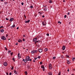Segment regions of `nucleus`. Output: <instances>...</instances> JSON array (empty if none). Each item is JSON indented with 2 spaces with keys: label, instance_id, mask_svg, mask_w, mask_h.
<instances>
[{
  "label": "nucleus",
  "instance_id": "obj_1",
  "mask_svg": "<svg viewBox=\"0 0 75 75\" xmlns=\"http://www.w3.org/2000/svg\"><path fill=\"white\" fill-rule=\"evenodd\" d=\"M3 65L4 66H6L8 65L7 64V62H6V61H4L3 62Z\"/></svg>",
  "mask_w": 75,
  "mask_h": 75
},
{
  "label": "nucleus",
  "instance_id": "obj_2",
  "mask_svg": "<svg viewBox=\"0 0 75 75\" xmlns=\"http://www.w3.org/2000/svg\"><path fill=\"white\" fill-rule=\"evenodd\" d=\"M1 39L3 40H6V38H5V37H4V36H1Z\"/></svg>",
  "mask_w": 75,
  "mask_h": 75
},
{
  "label": "nucleus",
  "instance_id": "obj_3",
  "mask_svg": "<svg viewBox=\"0 0 75 75\" xmlns=\"http://www.w3.org/2000/svg\"><path fill=\"white\" fill-rule=\"evenodd\" d=\"M31 52L32 54H34L35 53H37V50L32 51H31Z\"/></svg>",
  "mask_w": 75,
  "mask_h": 75
},
{
  "label": "nucleus",
  "instance_id": "obj_4",
  "mask_svg": "<svg viewBox=\"0 0 75 75\" xmlns=\"http://www.w3.org/2000/svg\"><path fill=\"white\" fill-rule=\"evenodd\" d=\"M30 57L29 56H27L25 58V59L27 60V61H29V59H30Z\"/></svg>",
  "mask_w": 75,
  "mask_h": 75
},
{
  "label": "nucleus",
  "instance_id": "obj_5",
  "mask_svg": "<svg viewBox=\"0 0 75 75\" xmlns=\"http://www.w3.org/2000/svg\"><path fill=\"white\" fill-rule=\"evenodd\" d=\"M41 67L42 68V69L43 71H45V67H44V65H42Z\"/></svg>",
  "mask_w": 75,
  "mask_h": 75
},
{
  "label": "nucleus",
  "instance_id": "obj_6",
  "mask_svg": "<svg viewBox=\"0 0 75 75\" xmlns=\"http://www.w3.org/2000/svg\"><path fill=\"white\" fill-rule=\"evenodd\" d=\"M14 20V18H12L9 20L10 22H12V21H13V20Z\"/></svg>",
  "mask_w": 75,
  "mask_h": 75
},
{
  "label": "nucleus",
  "instance_id": "obj_7",
  "mask_svg": "<svg viewBox=\"0 0 75 75\" xmlns=\"http://www.w3.org/2000/svg\"><path fill=\"white\" fill-rule=\"evenodd\" d=\"M14 27H16V26L14 25H13L11 27V29H13V28H14Z\"/></svg>",
  "mask_w": 75,
  "mask_h": 75
},
{
  "label": "nucleus",
  "instance_id": "obj_8",
  "mask_svg": "<svg viewBox=\"0 0 75 75\" xmlns=\"http://www.w3.org/2000/svg\"><path fill=\"white\" fill-rule=\"evenodd\" d=\"M37 40V38H35L34 39H33V41H34V42H35Z\"/></svg>",
  "mask_w": 75,
  "mask_h": 75
},
{
  "label": "nucleus",
  "instance_id": "obj_9",
  "mask_svg": "<svg viewBox=\"0 0 75 75\" xmlns=\"http://www.w3.org/2000/svg\"><path fill=\"white\" fill-rule=\"evenodd\" d=\"M27 66L28 69H30V65H29V64H28Z\"/></svg>",
  "mask_w": 75,
  "mask_h": 75
},
{
  "label": "nucleus",
  "instance_id": "obj_10",
  "mask_svg": "<svg viewBox=\"0 0 75 75\" xmlns=\"http://www.w3.org/2000/svg\"><path fill=\"white\" fill-rule=\"evenodd\" d=\"M39 52H42V49H40L39 50Z\"/></svg>",
  "mask_w": 75,
  "mask_h": 75
},
{
  "label": "nucleus",
  "instance_id": "obj_11",
  "mask_svg": "<svg viewBox=\"0 0 75 75\" xmlns=\"http://www.w3.org/2000/svg\"><path fill=\"white\" fill-rule=\"evenodd\" d=\"M18 42H22L23 40H18Z\"/></svg>",
  "mask_w": 75,
  "mask_h": 75
},
{
  "label": "nucleus",
  "instance_id": "obj_12",
  "mask_svg": "<svg viewBox=\"0 0 75 75\" xmlns=\"http://www.w3.org/2000/svg\"><path fill=\"white\" fill-rule=\"evenodd\" d=\"M30 20H28V21H25V23H29V22H30Z\"/></svg>",
  "mask_w": 75,
  "mask_h": 75
},
{
  "label": "nucleus",
  "instance_id": "obj_13",
  "mask_svg": "<svg viewBox=\"0 0 75 75\" xmlns=\"http://www.w3.org/2000/svg\"><path fill=\"white\" fill-rule=\"evenodd\" d=\"M52 66V64H50L49 65V67L50 69L51 68V67Z\"/></svg>",
  "mask_w": 75,
  "mask_h": 75
},
{
  "label": "nucleus",
  "instance_id": "obj_14",
  "mask_svg": "<svg viewBox=\"0 0 75 75\" xmlns=\"http://www.w3.org/2000/svg\"><path fill=\"white\" fill-rule=\"evenodd\" d=\"M44 51H45V52H47V51H48V49L45 48V49Z\"/></svg>",
  "mask_w": 75,
  "mask_h": 75
},
{
  "label": "nucleus",
  "instance_id": "obj_15",
  "mask_svg": "<svg viewBox=\"0 0 75 75\" xmlns=\"http://www.w3.org/2000/svg\"><path fill=\"white\" fill-rule=\"evenodd\" d=\"M48 74L49 75H52V72H49L48 73Z\"/></svg>",
  "mask_w": 75,
  "mask_h": 75
},
{
  "label": "nucleus",
  "instance_id": "obj_16",
  "mask_svg": "<svg viewBox=\"0 0 75 75\" xmlns=\"http://www.w3.org/2000/svg\"><path fill=\"white\" fill-rule=\"evenodd\" d=\"M48 74L49 75H52V72H49L48 73Z\"/></svg>",
  "mask_w": 75,
  "mask_h": 75
},
{
  "label": "nucleus",
  "instance_id": "obj_17",
  "mask_svg": "<svg viewBox=\"0 0 75 75\" xmlns=\"http://www.w3.org/2000/svg\"><path fill=\"white\" fill-rule=\"evenodd\" d=\"M47 10V7L45 8L44 9V10L45 11H46Z\"/></svg>",
  "mask_w": 75,
  "mask_h": 75
},
{
  "label": "nucleus",
  "instance_id": "obj_18",
  "mask_svg": "<svg viewBox=\"0 0 75 75\" xmlns=\"http://www.w3.org/2000/svg\"><path fill=\"white\" fill-rule=\"evenodd\" d=\"M65 49V46H63V47H62L63 50H64Z\"/></svg>",
  "mask_w": 75,
  "mask_h": 75
},
{
  "label": "nucleus",
  "instance_id": "obj_19",
  "mask_svg": "<svg viewBox=\"0 0 75 75\" xmlns=\"http://www.w3.org/2000/svg\"><path fill=\"white\" fill-rule=\"evenodd\" d=\"M49 3H52V0H50L49 1Z\"/></svg>",
  "mask_w": 75,
  "mask_h": 75
},
{
  "label": "nucleus",
  "instance_id": "obj_20",
  "mask_svg": "<svg viewBox=\"0 0 75 75\" xmlns=\"http://www.w3.org/2000/svg\"><path fill=\"white\" fill-rule=\"evenodd\" d=\"M1 33H3L4 32V30L2 29L1 30Z\"/></svg>",
  "mask_w": 75,
  "mask_h": 75
},
{
  "label": "nucleus",
  "instance_id": "obj_21",
  "mask_svg": "<svg viewBox=\"0 0 75 75\" xmlns=\"http://www.w3.org/2000/svg\"><path fill=\"white\" fill-rule=\"evenodd\" d=\"M67 62L68 64H70V62H69V61L67 60Z\"/></svg>",
  "mask_w": 75,
  "mask_h": 75
},
{
  "label": "nucleus",
  "instance_id": "obj_22",
  "mask_svg": "<svg viewBox=\"0 0 75 75\" xmlns=\"http://www.w3.org/2000/svg\"><path fill=\"white\" fill-rule=\"evenodd\" d=\"M14 73L15 74H17V72L16 71H14Z\"/></svg>",
  "mask_w": 75,
  "mask_h": 75
},
{
  "label": "nucleus",
  "instance_id": "obj_23",
  "mask_svg": "<svg viewBox=\"0 0 75 75\" xmlns=\"http://www.w3.org/2000/svg\"><path fill=\"white\" fill-rule=\"evenodd\" d=\"M27 61H28V60H26V59H25L24 61V62L25 63H26V62H27Z\"/></svg>",
  "mask_w": 75,
  "mask_h": 75
},
{
  "label": "nucleus",
  "instance_id": "obj_24",
  "mask_svg": "<svg viewBox=\"0 0 75 75\" xmlns=\"http://www.w3.org/2000/svg\"><path fill=\"white\" fill-rule=\"evenodd\" d=\"M42 24L43 25H45V23H44V22H42Z\"/></svg>",
  "mask_w": 75,
  "mask_h": 75
},
{
  "label": "nucleus",
  "instance_id": "obj_25",
  "mask_svg": "<svg viewBox=\"0 0 75 75\" xmlns=\"http://www.w3.org/2000/svg\"><path fill=\"white\" fill-rule=\"evenodd\" d=\"M58 75H61V71H59L58 74Z\"/></svg>",
  "mask_w": 75,
  "mask_h": 75
},
{
  "label": "nucleus",
  "instance_id": "obj_26",
  "mask_svg": "<svg viewBox=\"0 0 75 75\" xmlns=\"http://www.w3.org/2000/svg\"><path fill=\"white\" fill-rule=\"evenodd\" d=\"M75 57H74V58H72V61H74V60H75Z\"/></svg>",
  "mask_w": 75,
  "mask_h": 75
},
{
  "label": "nucleus",
  "instance_id": "obj_27",
  "mask_svg": "<svg viewBox=\"0 0 75 75\" xmlns=\"http://www.w3.org/2000/svg\"><path fill=\"white\" fill-rule=\"evenodd\" d=\"M14 69V67H11V69L12 70H13V69Z\"/></svg>",
  "mask_w": 75,
  "mask_h": 75
},
{
  "label": "nucleus",
  "instance_id": "obj_28",
  "mask_svg": "<svg viewBox=\"0 0 75 75\" xmlns=\"http://www.w3.org/2000/svg\"><path fill=\"white\" fill-rule=\"evenodd\" d=\"M25 75H27V72L25 71Z\"/></svg>",
  "mask_w": 75,
  "mask_h": 75
},
{
  "label": "nucleus",
  "instance_id": "obj_29",
  "mask_svg": "<svg viewBox=\"0 0 75 75\" xmlns=\"http://www.w3.org/2000/svg\"><path fill=\"white\" fill-rule=\"evenodd\" d=\"M30 8H33V6H30Z\"/></svg>",
  "mask_w": 75,
  "mask_h": 75
},
{
  "label": "nucleus",
  "instance_id": "obj_30",
  "mask_svg": "<svg viewBox=\"0 0 75 75\" xmlns=\"http://www.w3.org/2000/svg\"><path fill=\"white\" fill-rule=\"evenodd\" d=\"M4 27L3 26H1L0 27V30L1 29V28H3Z\"/></svg>",
  "mask_w": 75,
  "mask_h": 75
},
{
  "label": "nucleus",
  "instance_id": "obj_31",
  "mask_svg": "<svg viewBox=\"0 0 75 75\" xmlns=\"http://www.w3.org/2000/svg\"><path fill=\"white\" fill-rule=\"evenodd\" d=\"M18 59H20V56H18Z\"/></svg>",
  "mask_w": 75,
  "mask_h": 75
},
{
  "label": "nucleus",
  "instance_id": "obj_32",
  "mask_svg": "<svg viewBox=\"0 0 75 75\" xmlns=\"http://www.w3.org/2000/svg\"><path fill=\"white\" fill-rule=\"evenodd\" d=\"M21 4L22 5V6H23V5H24V3L23 2L21 3Z\"/></svg>",
  "mask_w": 75,
  "mask_h": 75
},
{
  "label": "nucleus",
  "instance_id": "obj_33",
  "mask_svg": "<svg viewBox=\"0 0 75 75\" xmlns=\"http://www.w3.org/2000/svg\"><path fill=\"white\" fill-rule=\"evenodd\" d=\"M41 36H40V35H39L38 36V37L39 38H41Z\"/></svg>",
  "mask_w": 75,
  "mask_h": 75
},
{
  "label": "nucleus",
  "instance_id": "obj_34",
  "mask_svg": "<svg viewBox=\"0 0 75 75\" xmlns=\"http://www.w3.org/2000/svg\"><path fill=\"white\" fill-rule=\"evenodd\" d=\"M53 59H55V57H53Z\"/></svg>",
  "mask_w": 75,
  "mask_h": 75
},
{
  "label": "nucleus",
  "instance_id": "obj_35",
  "mask_svg": "<svg viewBox=\"0 0 75 75\" xmlns=\"http://www.w3.org/2000/svg\"><path fill=\"white\" fill-rule=\"evenodd\" d=\"M61 57L62 58H64V56H63V55H62L61 56Z\"/></svg>",
  "mask_w": 75,
  "mask_h": 75
},
{
  "label": "nucleus",
  "instance_id": "obj_36",
  "mask_svg": "<svg viewBox=\"0 0 75 75\" xmlns=\"http://www.w3.org/2000/svg\"><path fill=\"white\" fill-rule=\"evenodd\" d=\"M13 52H12L11 53V55H13Z\"/></svg>",
  "mask_w": 75,
  "mask_h": 75
},
{
  "label": "nucleus",
  "instance_id": "obj_37",
  "mask_svg": "<svg viewBox=\"0 0 75 75\" xmlns=\"http://www.w3.org/2000/svg\"><path fill=\"white\" fill-rule=\"evenodd\" d=\"M58 23H60V24H61V22H60V21H59L58 22Z\"/></svg>",
  "mask_w": 75,
  "mask_h": 75
},
{
  "label": "nucleus",
  "instance_id": "obj_38",
  "mask_svg": "<svg viewBox=\"0 0 75 75\" xmlns=\"http://www.w3.org/2000/svg\"><path fill=\"white\" fill-rule=\"evenodd\" d=\"M41 58V57L40 56H38V58Z\"/></svg>",
  "mask_w": 75,
  "mask_h": 75
},
{
  "label": "nucleus",
  "instance_id": "obj_39",
  "mask_svg": "<svg viewBox=\"0 0 75 75\" xmlns=\"http://www.w3.org/2000/svg\"><path fill=\"white\" fill-rule=\"evenodd\" d=\"M46 35L47 36H49V33H47L46 34Z\"/></svg>",
  "mask_w": 75,
  "mask_h": 75
},
{
  "label": "nucleus",
  "instance_id": "obj_40",
  "mask_svg": "<svg viewBox=\"0 0 75 75\" xmlns=\"http://www.w3.org/2000/svg\"><path fill=\"white\" fill-rule=\"evenodd\" d=\"M12 59L13 60V61H15V60L14 59V58H12Z\"/></svg>",
  "mask_w": 75,
  "mask_h": 75
},
{
  "label": "nucleus",
  "instance_id": "obj_41",
  "mask_svg": "<svg viewBox=\"0 0 75 75\" xmlns=\"http://www.w3.org/2000/svg\"><path fill=\"white\" fill-rule=\"evenodd\" d=\"M31 60H31V59H29V61H31Z\"/></svg>",
  "mask_w": 75,
  "mask_h": 75
},
{
  "label": "nucleus",
  "instance_id": "obj_42",
  "mask_svg": "<svg viewBox=\"0 0 75 75\" xmlns=\"http://www.w3.org/2000/svg\"><path fill=\"white\" fill-rule=\"evenodd\" d=\"M36 42H39V40H38V41H37L35 42V43H36Z\"/></svg>",
  "mask_w": 75,
  "mask_h": 75
},
{
  "label": "nucleus",
  "instance_id": "obj_43",
  "mask_svg": "<svg viewBox=\"0 0 75 75\" xmlns=\"http://www.w3.org/2000/svg\"><path fill=\"white\" fill-rule=\"evenodd\" d=\"M69 14H70V13H69V12H68V13H67V15H69Z\"/></svg>",
  "mask_w": 75,
  "mask_h": 75
},
{
  "label": "nucleus",
  "instance_id": "obj_44",
  "mask_svg": "<svg viewBox=\"0 0 75 75\" xmlns=\"http://www.w3.org/2000/svg\"><path fill=\"white\" fill-rule=\"evenodd\" d=\"M67 57V58H69V56L68 55H66Z\"/></svg>",
  "mask_w": 75,
  "mask_h": 75
},
{
  "label": "nucleus",
  "instance_id": "obj_45",
  "mask_svg": "<svg viewBox=\"0 0 75 75\" xmlns=\"http://www.w3.org/2000/svg\"><path fill=\"white\" fill-rule=\"evenodd\" d=\"M11 51H9L8 52V53H11Z\"/></svg>",
  "mask_w": 75,
  "mask_h": 75
},
{
  "label": "nucleus",
  "instance_id": "obj_46",
  "mask_svg": "<svg viewBox=\"0 0 75 75\" xmlns=\"http://www.w3.org/2000/svg\"><path fill=\"white\" fill-rule=\"evenodd\" d=\"M6 20H9L8 18H6Z\"/></svg>",
  "mask_w": 75,
  "mask_h": 75
},
{
  "label": "nucleus",
  "instance_id": "obj_47",
  "mask_svg": "<svg viewBox=\"0 0 75 75\" xmlns=\"http://www.w3.org/2000/svg\"><path fill=\"white\" fill-rule=\"evenodd\" d=\"M12 74V73H10L9 75H11Z\"/></svg>",
  "mask_w": 75,
  "mask_h": 75
},
{
  "label": "nucleus",
  "instance_id": "obj_48",
  "mask_svg": "<svg viewBox=\"0 0 75 75\" xmlns=\"http://www.w3.org/2000/svg\"><path fill=\"white\" fill-rule=\"evenodd\" d=\"M4 4H7V2H4Z\"/></svg>",
  "mask_w": 75,
  "mask_h": 75
},
{
  "label": "nucleus",
  "instance_id": "obj_49",
  "mask_svg": "<svg viewBox=\"0 0 75 75\" xmlns=\"http://www.w3.org/2000/svg\"><path fill=\"white\" fill-rule=\"evenodd\" d=\"M64 17L65 18H66V17H67V15H65L64 16Z\"/></svg>",
  "mask_w": 75,
  "mask_h": 75
},
{
  "label": "nucleus",
  "instance_id": "obj_50",
  "mask_svg": "<svg viewBox=\"0 0 75 75\" xmlns=\"http://www.w3.org/2000/svg\"><path fill=\"white\" fill-rule=\"evenodd\" d=\"M5 49L6 50H7V48L6 47H5Z\"/></svg>",
  "mask_w": 75,
  "mask_h": 75
},
{
  "label": "nucleus",
  "instance_id": "obj_51",
  "mask_svg": "<svg viewBox=\"0 0 75 75\" xmlns=\"http://www.w3.org/2000/svg\"><path fill=\"white\" fill-rule=\"evenodd\" d=\"M6 74L7 75H8V72H6Z\"/></svg>",
  "mask_w": 75,
  "mask_h": 75
},
{
  "label": "nucleus",
  "instance_id": "obj_52",
  "mask_svg": "<svg viewBox=\"0 0 75 75\" xmlns=\"http://www.w3.org/2000/svg\"><path fill=\"white\" fill-rule=\"evenodd\" d=\"M23 41H25V39H23Z\"/></svg>",
  "mask_w": 75,
  "mask_h": 75
},
{
  "label": "nucleus",
  "instance_id": "obj_53",
  "mask_svg": "<svg viewBox=\"0 0 75 75\" xmlns=\"http://www.w3.org/2000/svg\"><path fill=\"white\" fill-rule=\"evenodd\" d=\"M41 12L40 11L38 12V13H39L40 14H41Z\"/></svg>",
  "mask_w": 75,
  "mask_h": 75
},
{
  "label": "nucleus",
  "instance_id": "obj_54",
  "mask_svg": "<svg viewBox=\"0 0 75 75\" xmlns=\"http://www.w3.org/2000/svg\"><path fill=\"white\" fill-rule=\"evenodd\" d=\"M40 64H42V62H40Z\"/></svg>",
  "mask_w": 75,
  "mask_h": 75
},
{
  "label": "nucleus",
  "instance_id": "obj_55",
  "mask_svg": "<svg viewBox=\"0 0 75 75\" xmlns=\"http://www.w3.org/2000/svg\"><path fill=\"white\" fill-rule=\"evenodd\" d=\"M24 17H25V18H26V16H25V15Z\"/></svg>",
  "mask_w": 75,
  "mask_h": 75
},
{
  "label": "nucleus",
  "instance_id": "obj_56",
  "mask_svg": "<svg viewBox=\"0 0 75 75\" xmlns=\"http://www.w3.org/2000/svg\"><path fill=\"white\" fill-rule=\"evenodd\" d=\"M45 17V16H44L43 15V16H42V17L44 18Z\"/></svg>",
  "mask_w": 75,
  "mask_h": 75
},
{
  "label": "nucleus",
  "instance_id": "obj_57",
  "mask_svg": "<svg viewBox=\"0 0 75 75\" xmlns=\"http://www.w3.org/2000/svg\"><path fill=\"white\" fill-rule=\"evenodd\" d=\"M35 60H33V62H35Z\"/></svg>",
  "mask_w": 75,
  "mask_h": 75
},
{
  "label": "nucleus",
  "instance_id": "obj_58",
  "mask_svg": "<svg viewBox=\"0 0 75 75\" xmlns=\"http://www.w3.org/2000/svg\"><path fill=\"white\" fill-rule=\"evenodd\" d=\"M35 60H36V59H37V58L36 57V58H35Z\"/></svg>",
  "mask_w": 75,
  "mask_h": 75
},
{
  "label": "nucleus",
  "instance_id": "obj_59",
  "mask_svg": "<svg viewBox=\"0 0 75 75\" xmlns=\"http://www.w3.org/2000/svg\"><path fill=\"white\" fill-rule=\"evenodd\" d=\"M18 28H19L18 27H17V29L18 30Z\"/></svg>",
  "mask_w": 75,
  "mask_h": 75
},
{
  "label": "nucleus",
  "instance_id": "obj_60",
  "mask_svg": "<svg viewBox=\"0 0 75 75\" xmlns=\"http://www.w3.org/2000/svg\"><path fill=\"white\" fill-rule=\"evenodd\" d=\"M8 36V35L7 34H6V37H7Z\"/></svg>",
  "mask_w": 75,
  "mask_h": 75
},
{
  "label": "nucleus",
  "instance_id": "obj_61",
  "mask_svg": "<svg viewBox=\"0 0 75 75\" xmlns=\"http://www.w3.org/2000/svg\"><path fill=\"white\" fill-rule=\"evenodd\" d=\"M18 43H17L15 44V45H18Z\"/></svg>",
  "mask_w": 75,
  "mask_h": 75
},
{
  "label": "nucleus",
  "instance_id": "obj_62",
  "mask_svg": "<svg viewBox=\"0 0 75 75\" xmlns=\"http://www.w3.org/2000/svg\"><path fill=\"white\" fill-rule=\"evenodd\" d=\"M1 0V1L3 2V1L4 0Z\"/></svg>",
  "mask_w": 75,
  "mask_h": 75
},
{
  "label": "nucleus",
  "instance_id": "obj_63",
  "mask_svg": "<svg viewBox=\"0 0 75 75\" xmlns=\"http://www.w3.org/2000/svg\"><path fill=\"white\" fill-rule=\"evenodd\" d=\"M20 56V53H18V56Z\"/></svg>",
  "mask_w": 75,
  "mask_h": 75
},
{
  "label": "nucleus",
  "instance_id": "obj_64",
  "mask_svg": "<svg viewBox=\"0 0 75 75\" xmlns=\"http://www.w3.org/2000/svg\"><path fill=\"white\" fill-rule=\"evenodd\" d=\"M25 35H23V37H25Z\"/></svg>",
  "mask_w": 75,
  "mask_h": 75
}]
</instances>
